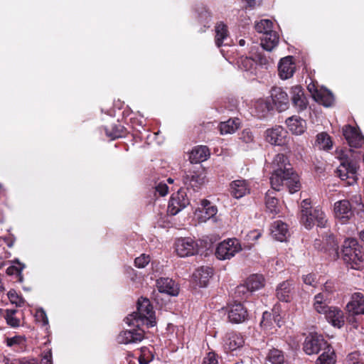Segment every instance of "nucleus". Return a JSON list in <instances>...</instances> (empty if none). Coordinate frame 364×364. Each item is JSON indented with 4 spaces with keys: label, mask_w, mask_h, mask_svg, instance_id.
Segmentation results:
<instances>
[{
    "label": "nucleus",
    "mask_w": 364,
    "mask_h": 364,
    "mask_svg": "<svg viewBox=\"0 0 364 364\" xmlns=\"http://www.w3.org/2000/svg\"><path fill=\"white\" fill-rule=\"evenodd\" d=\"M240 126V120L237 118L230 119L226 122H221L219 125V129L221 134H228L234 133Z\"/></svg>",
    "instance_id": "obj_33"
},
{
    "label": "nucleus",
    "mask_w": 364,
    "mask_h": 364,
    "mask_svg": "<svg viewBox=\"0 0 364 364\" xmlns=\"http://www.w3.org/2000/svg\"><path fill=\"white\" fill-rule=\"evenodd\" d=\"M301 222L307 229H311L315 224L318 227L324 228L327 223L326 214L320 207L312 210L303 209L301 210Z\"/></svg>",
    "instance_id": "obj_4"
},
{
    "label": "nucleus",
    "mask_w": 364,
    "mask_h": 364,
    "mask_svg": "<svg viewBox=\"0 0 364 364\" xmlns=\"http://www.w3.org/2000/svg\"><path fill=\"white\" fill-rule=\"evenodd\" d=\"M285 122L289 130L294 135H301L306 130V122L299 116L290 117Z\"/></svg>",
    "instance_id": "obj_19"
},
{
    "label": "nucleus",
    "mask_w": 364,
    "mask_h": 364,
    "mask_svg": "<svg viewBox=\"0 0 364 364\" xmlns=\"http://www.w3.org/2000/svg\"><path fill=\"white\" fill-rule=\"evenodd\" d=\"M291 100L294 105L300 111L306 109L307 101L301 86L296 85L291 88Z\"/></svg>",
    "instance_id": "obj_26"
},
{
    "label": "nucleus",
    "mask_w": 364,
    "mask_h": 364,
    "mask_svg": "<svg viewBox=\"0 0 364 364\" xmlns=\"http://www.w3.org/2000/svg\"><path fill=\"white\" fill-rule=\"evenodd\" d=\"M244 343L243 338L237 333H230L227 335L225 346L230 350H235L242 346Z\"/></svg>",
    "instance_id": "obj_34"
},
{
    "label": "nucleus",
    "mask_w": 364,
    "mask_h": 364,
    "mask_svg": "<svg viewBox=\"0 0 364 364\" xmlns=\"http://www.w3.org/2000/svg\"><path fill=\"white\" fill-rule=\"evenodd\" d=\"M327 294L319 293L314 296V308L319 314H325L329 309L327 304Z\"/></svg>",
    "instance_id": "obj_35"
},
{
    "label": "nucleus",
    "mask_w": 364,
    "mask_h": 364,
    "mask_svg": "<svg viewBox=\"0 0 364 364\" xmlns=\"http://www.w3.org/2000/svg\"><path fill=\"white\" fill-rule=\"evenodd\" d=\"M240 139L243 142L249 144L254 141V136L249 129H245L241 132Z\"/></svg>",
    "instance_id": "obj_48"
},
{
    "label": "nucleus",
    "mask_w": 364,
    "mask_h": 364,
    "mask_svg": "<svg viewBox=\"0 0 364 364\" xmlns=\"http://www.w3.org/2000/svg\"><path fill=\"white\" fill-rule=\"evenodd\" d=\"M336 355L332 347H328L318 358L316 364H335Z\"/></svg>",
    "instance_id": "obj_39"
},
{
    "label": "nucleus",
    "mask_w": 364,
    "mask_h": 364,
    "mask_svg": "<svg viewBox=\"0 0 364 364\" xmlns=\"http://www.w3.org/2000/svg\"><path fill=\"white\" fill-rule=\"evenodd\" d=\"M203 364H218V360L216 359L214 353H209L206 357L204 358Z\"/></svg>",
    "instance_id": "obj_51"
},
{
    "label": "nucleus",
    "mask_w": 364,
    "mask_h": 364,
    "mask_svg": "<svg viewBox=\"0 0 364 364\" xmlns=\"http://www.w3.org/2000/svg\"><path fill=\"white\" fill-rule=\"evenodd\" d=\"M156 287L161 293H166L171 296H176L178 294V285L170 278L157 279Z\"/></svg>",
    "instance_id": "obj_24"
},
{
    "label": "nucleus",
    "mask_w": 364,
    "mask_h": 364,
    "mask_svg": "<svg viewBox=\"0 0 364 364\" xmlns=\"http://www.w3.org/2000/svg\"><path fill=\"white\" fill-rule=\"evenodd\" d=\"M241 250V245L237 239H228L218 245L215 255L220 260L230 259Z\"/></svg>",
    "instance_id": "obj_5"
},
{
    "label": "nucleus",
    "mask_w": 364,
    "mask_h": 364,
    "mask_svg": "<svg viewBox=\"0 0 364 364\" xmlns=\"http://www.w3.org/2000/svg\"><path fill=\"white\" fill-rule=\"evenodd\" d=\"M18 364H39L36 358H23L19 360Z\"/></svg>",
    "instance_id": "obj_54"
},
{
    "label": "nucleus",
    "mask_w": 364,
    "mask_h": 364,
    "mask_svg": "<svg viewBox=\"0 0 364 364\" xmlns=\"http://www.w3.org/2000/svg\"><path fill=\"white\" fill-rule=\"evenodd\" d=\"M315 145L319 149L328 151L332 148L333 142L326 132H321L316 136Z\"/></svg>",
    "instance_id": "obj_36"
},
{
    "label": "nucleus",
    "mask_w": 364,
    "mask_h": 364,
    "mask_svg": "<svg viewBox=\"0 0 364 364\" xmlns=\"http://www.w3.org/2000/svg\"><path fill=\"white\" fill-rule=\"evenodd\" d=\"M346 308L352 315L364 314V295L360 292L354 293Z\"/></svg>",
    "instance_id": "obj_18"
},
{
    "label": "nucleus",
    "mask_w": 364,
    "mask_h": 364,
    "mask_svg": "<svg viewBox=\"0 0 364 364\" xmlns=\"http://www.w3.org/2000/svg\"><path fill=\"white\" fill-rule=\"evenodd\" d=\"M271 235L278 241H285L289 235L287 224L281 220L274 221L271 226Z\"/></svg>",
    "instance_id": "obj_25"
},
{
    "label": "nucleus",
    "mask_w": 364,
    "mask_h": 364,
    "mask_svg": "<svg viewBox=\"0 0 364 364\" xmlns=\"http://www.w3.org/2000/svg\"><path fill=\"white\" fill-rule=\"evenodd\" d=\"M265 205L267 211L271 213L272 215L277 214L279 211L278 207V200L274 196V192L272 191H268L265 196Z\"/></svg>",
    "instance_id": "obj_32"
},
{
    "label": "nucleus",
    "mask_w": 364,
    "mask_h": 364,
    "mask_svg": "<svg viewBox=\"0 0 364 364\" xmlns=\"http://www.w3.org/2000/svg\"><path fill=\"white\" fill-rule=\"evenodd\" d=\"M310 204H311V202H310V200L309 199H305L302 202H301V210L303 209H306V208H308V210H311V207H310Z\"/></svg>",
    "instance_id": "obj_56"
},
{
    "label": "nucleus",
    "mask_w": 364,
    "mask_h": 364,
    "mask_svg": "<svg viewBox=\"0 0 364 364\" xmlns=\"http://www.w3.org/2000/svg\"><path fill=\"white\" fill-rule=\"evenodd\" d=\"M6 345L14 348L17 351H24L26 347V341L24 336H16L6 338Z\"/></svg>",
    "instance_id": "obj_37"
},
{
    "label": "nucleus",
    "mask_w": 364,
    "mask_h": 364,
    "mask_svg": "<svg viewBox=\"0 0 364 364\" xmlns=\"http://www.w3.org/2000/svg\"><path fill=\"white\" fill-rule=\"evenodd\" d=\"M213 274V270L209 267H201L196 270L193 274L194 282L200 287H205Z\"/></svg>",
    "instance_id": "obj_20"
},
{
    "label": "nucleus",
    "mask_w": 364,
    "mask_h": 364,
    "mask_svg": "<svg viewBox=\"0 0 364 364\" xmlns=\"http://www.w3.org/2000/svg\"><path fill=\"white\" fill-rule=\"evenodd\" d=\"M230 193L237 199L241 198L250 193V183L245 179L235 180L230 184Z\"/></svg>",
    "instance_id": "obj_16"
},
{
    "label": "nucleus",
    "mask_w": 364,
    "mask_h": 364,
    "mask_svg": "<svg viewBox=\"0 0 364 364\" xmlns=\"http://www.w3.org/2000/svg\"><path fill=\"white\" fill-rule=\"evenodd\" d=\"M176 251L181 257L193 255L198 251V245L190 237L179 238L176 242Z\"/></svg>",
    "instance_id": "obj_12"
},
{
    "label": "nucleus",
    "mask_w": 364,
    "mask_h": 364,
    "mask_svg": "<svg viewBox=\"0 0 364 364\" xmlns=\"http://www.w3.org/2000/svg\"><path fill=\"white\" fill-rule=\"evenodd\" d=\"M271 97L274 104L280 110H284L287 108L289 103V97L286 92L281 87H273L271 90Z\"/></svg>",
    "instance_id": "obj_23"
},
{
    "label": "nucleus",
    "mask_w": 364,
    "mask_h": 364,
    "mask_svg": "<svg viewBox=\"0 0 364 364\" xmlns=\"http://www.w3.org/2000/svg\"><path fill=\"white\" fill-rule=\"evenodd\" d=\"M243 4H245L246 7L253 9L259 6L262 0H242Z\"/></svg>",
    "instance_id": "obj_52"
},
{
    "label": "nucleus",
    "mask_w": 364,
    "mask_h": 364,
    "mask_svg": "<svg viewBox=\"0 0 364 364\" xmlns=\"http://www.w3.org/2000/svg\"><path fill=\"white\" fill-rule=\"evenodd\" d=\"M228 315L229 321L233 323H240L247 319V309L240 302H235L228 306Z\"/></svg>",
    "instance_id": "obj_13"
},
{
    "label": "nucleus",
    "mask_w": 364,
    "mask_h": 364,
    "mask_svg": "<svg viewBox=\"0 0 364 364\" xmlns=\"http://www.w3.org/2000/svg\"><path fill=\"white\" fill-rule=\"evenodd\" d=\"M202 210L201 213H204V215H201L200 217V222H205L207 220H209L213 218L218 212V208L215 205H213L210 203V201L207 200H203L201 202Z\"/></svg>",
    "instance_id": "obj_31"
},
{
    "label": "nucleus",
    "mask_w": 364,
    "mask_h": 364,
    "mask_svg": "<svg viewBox=\"0 0 364 364\" xmlns=\"http://www.w3.org/2000/svg\"><path fill=\"white\" fill-rule=\"evenodd\" d=\"M279 42V36L277 32L271 31L267 33L263 37L261 38V46L262 47L267 50H272L278 44Z\"/></svg>",
    "instance_id": "obj_29"
},
{
    "label": "nucleus",
    "mask_w": 364,
    "mask_h": 364,
    "mask_svg": "<svg viewBox=\"0 0 364 364\" xmlns=\"http://www.w3.org/2000/svg\"><path fill=\"white\" fill-rule=\"evenodd\" d=\"M359 168L355 161L345 160L337 168V173L341 180L349 179L348 183L353 185L357 181V171Z\"/></svg>",
    "instance_id": "obj_7"
},
{
    "label": "nucleus",
    "mask_w": 364,
    "mask_h": 364,
    "mask_svg": "<svg viewBox=\"0 0 364 364\" xmlns=\"http://www.w3.org/2000/svg\"><path fill=\"white\" fill-rule=\"evenodd\" d=\"M324 314L327 321L335 327L340 328L345 323L343 312L337 307H329Z\"/></svg>",
    "instance_id": "obj_21"
},
{
    "label": "nucleus",
    "mask_w": 364,
    "mask_h": 364,
    "mask_svg": "<svg viewBox=\"0 0 364 364\" xmlns=\"http://www.w3.org/2000/svg\"><path fill=\"white\" fill-rule=\"evenodd\" d=\"M313 98L325 107L331 106L334 101L333 94L328 90L324 88L315 89L313 92Z\"/></svg>",
    "instance_id": "obj_27"
},
{
    "label": "nucleus",
    "mask_w": 364,
    "mask_h": 364,
    "mask_svg": "<svg viewBox=\"0 0 364 364\" xmlns=\"http://www.w3.org/2000/svg\"><path fill=\"white\" fill-rule=\"evenodd\" d=\"M144 330L139 328L138 330H128L121 332L117 341L119 343L129 344L141 341L144 339Z\"/></svg>",
    "instance_id": "obj_17"
},
{
    "label": "nucleus",
    "mask_w": 364,
    "mask_h": 364,
    "mask_svg": "<svg viewBox=\"0 0 364 364\" xmlns=\"http://www.w3.org/2000/svg\"><path fill=\"white\" fill-rule=\"evenodd\" d=\"M190 201L184 189H179L173 193L169 200L167 211L171 215H175L189 204Z\"/></svg>",
    "instance_id": "obj_8"
},
{
    "label": "nucleus",
    "mask_w": 364,
    "mask_h": 364,
    "mask_svg": "<svg viewBox=\"0 0 364 364\" xmlns=\"http://www.w3.org/2000/svg\"><path fill=\"white\" fill-rule=\"evenodd\" d=\"M7 296L9 299V301L12 303V304H16V306H21L24 301L23 299L20 297L17 293L16 292L15 290L14 289H11L8 294H7Z\"/></svg>",
    "instance_id": "obj_45"
},
{
    "label": "nucleus",
    "mask_w": 364,
    "mask_h": 364,
    "mask_svg": "<svg viewBox=\"0 0 364 364\" xmlns=\"http://www.w3.org/2000/svg\"><path fill=\"white\" fill-rule=\"evenodd\" d=\"M360 237L361 240L364 242V230L360 232Z\"/></svg>",
    "instance_id": "obj_63"
},
{
    "label": "nucleus",
    "mask_w": 364,
    "mask_h": 364,
    "mask_svg": "<svg viewBox=\"0 0 364 364\" xmlns=\"http://www.w3.org/2000/svg\"><path fill=\"white\" fill-rule=\"evenodd\" d=\"M51 358H52L51 352L49 351L44 355V356L42 359V362L43 364H52Z\"/></svg>",
    "instance_id": "obj_55"
},
{
    "label": "nucleus",
    "mask_w": 364,
    "mask_h": 364,
    "mask_svg": "<svg viewBox=\"0 0 364 364\" xmlns=\"http://www.w3.org/2000/svg\"><path fill=\"white\" fill-rule=\"evenodd\" d=\"M239 44H240V46H245V41L244 39H241V40H240V41H239Z\"/></svg>",
    "instance_id": "obj_64"
},
{
    "label": "nucleus",
    "mask_w": 364,
    "mask_h": 364,
    "mask_svg": "<svg viewBox=\"0 0 364 364\" xmlns=\"http://www.w3.org/2000/svg\"><path fill=\"white\" fill-rule=\"evenodd\" d=\"M210 155L209 149L205 146H198L190 153L189 159L192 164L205 161Z\"/></svg>",
    "instance_id": "obj_28"
},
{
    "label": "nucleus",
    "mask_w": 364,
    "mask_h": 364,
    "mask_svg": "<svg viewBox=\"0 0 364 364\" xmlns=\"http://www.w3.org/2000/svg\"><path fill=\"white\" fill-rule=\"evenodd\" d=\"M206 182V173L203 168L190 171L183 176V183L194 191L200 189Z\"/></svg>",
    "instance_id": "obj_9"
},
{
    "label": "nucleus",
    "mask_w": 364,
    "mask_h": 364,
    "mask_svg": "<svg viewBox=\"0 0 364 364\" xmlns=\"http://www.w3.org/2000/svg\"><path fill=\"white\" fill-rule=\"evenodd\" d=\"M16 310H6L5 319L7 323L12 327H17L20 325V320L15 316Z\"/></svg>",
    "instance_id": "obj_43"
},
{
    "label": "nucleus",
    "mask_w": 364,
    "mask_h": 364,
    "mask_svg": "<svg viewBox=\"0 0 364 364\" xmlns=\"http://www.w3.org/2000/svg\"><path fill=\"white\" fill-rule=\"evenodd\" d=\"M273 23L270 20L263 19L255 24V29L258 33H262L263 36L272 31Z\"/></svg>",
    "instance_id": "obj_41"
},
{
    "label": "nucleus",
    "mask_w": 364,
    "mask_h": 364,
    "mask_svg": "<svg viewBox=\"0 0 364 364\" xmlns=\"http://www.w3.org/2000/svg\"><path fill=\"white\" fill-rule=\"evenodd\" d=\"M139 361L140 364H147L148 363L147 362H146L144 360V358H142V357L139 358Z\"/></svg>",
    "instance_id": "obj_62"
},
{
    "label": "nucleus",
    "mask_w": 364,
    "mask_h": 364,
    "mask_svg": "<svg viewBox=\"0 0 364 364\" xmlns=\"http://www.w3.org/2000/svg\"><path fill=\"white\" fill-rule=\"evenodd\" d=\"M24 268V265L18 262V266H10L6 269V274L9 275H20L23 269Z\"/></svg>",
    "instance_id": "obj_49"
},
{
    "label": "nucleus",
    "mask_w": 364,
    "mask_h": 364,
    "mask_svg": "<svg viewBox=\"0 0 364 364\" xmlns=\"http://www.w3.org/2000/svg\"><path fill=\"white\" fill-rule=\"evenodd\" d=\"M265 137L266 140L271 144L283 146L288 141V133L282 127L276 126L266 130Z\"/></svg>",
    "instance_id": "obj_11"
},
{
    "label": "nucleus",
    "mask_w": 364,
    "mask_h": 364,
    "mask_svg": "<svg viewBox=\"0 0 364 364\" xmlns=\"http://www.w3.org/2000/svg\"><path fill=\"white\" fill-rule=\"evenodd\" d=\"M308 89H309V92L311 93V95H313V92H314V90L316 88L315 87L314 85H309L308 86Z\"/></svg>",
    "instance_id": "obj_60"
},
{
    "label": "nucleus",
    "mask_w": 364,
    "mask_h": 364,
    "mask_svg": "<svg viewBox=\"0 0 364 364\" xmlns=\"http://www.w3.org/2000/svg\"><path fill=\"white\" fill-rule=\"evenodd\" d=\"M257 106H261V107H264L265 109L267 110H269V104H268L267 102H264V101H260V102H257Z\"/></svg>",
    "instance_id": "obj_58"
},
{
    "label": "nucleus",
    "mask_w": 364,
    "mask_h": 364,
    "mask_svg": "<svg viewBox=\"0 0 364 364\" xmlns=\"http://www.w3.org/2000/svg\"><path fill=\"white\" fill-rule=\"evenodd\" d=\"M4 284L2 282V275L0 274V291H4Z\"/></svg>",
    "instance_id": "obj_59"
},
{
    "label": "nucleus",
    "mask_w": 364,
    "mask_h": 364,
    "mask_svg": "<svg viewBox=\"0 0 364 364\" xmlns=\"http://www.w3.org/2000/svg\"><path fill=\"white\" fill-rule=\"evenodd\" d=\"M284 361L282 352L277 349L271 350L267 358V364H283Z\"/></svg>",
    "instance_id": "obj_40"
},
{
    "label": "nucleus",
    "mask_w": 364,
    "mask_h": 364,
    "mask_svg": "<svg viewBox=\"0 0 364 364\" xmlns=\"http://www.w3.org/2000/svg\"><path fill=\"white\" fill-rule=\"evenodd\" d=\"M303 282L307 284V285H310V286H314V283H315V277L314 274H307V275H304L303 277Z\"/></svg>",
    "instance_id": "obj_53"
},
{
    "label": "nucleus",
    "mask_w": 364,
    "mask_h": 364,
    "mask_svg": "<svg viewBox=\"0 0 364 364\" xmlns=\"http://www.w3.org/2000/svg\"><path fill=\"white\" fill-rule=\"evenodd\" d=\"M124 321L128 326L137 328L144 325L148 327L155 326V312L149 300L145 298L139 299L137 302V311L129 314Z\"/></svg>",
    "instance_id": "obj_2"
},
{
    "label": "nucleus",
    "mask_w": 364,
    "mask_h": 364,
    "mask_svg": "<svg viewBox=\"0 0 364 364\" xmlns=\"http://www.w3.org/2000/svg\"><path fill=\"white\" fill-rule=\"evenodd\" d=\"M150 262L149 255L142 254L139 257H136L134 260V264L138 268H144Z\"/></svg>",
    "instance_id": "obj_46"
},
{
    "label": "nucleus",
    "mask_w": 364,
    "mask_h": 364,
    "mask_svg": "<svg viewBox=\"0 0 364 364\" xmlns=\"http://www.w3.org/2000/svg\"><path fill=\"white\" fill-rule=\"evenodd\" d=\"M272 166L270 183L274 191H279L282 186H286L290 193L300 190L299 176L294 171L288 158L284 154H277L272 161Z\"/></svg>",
    "instance_id": "obj_1"
},
{
    "label": "nucleus",
    "mask_w": 364,
    "mask_h": 364,
    "mask_svg": "<svg viewBox=\"0 0 364 364\" xmlns=\"http://www.w3.org/2000/svg\"><path fill=\"white\" fill-rule=\"evenodd\" d=\"M343 133L350 146L359 147L364 144L363 136H362L354 127L350 125H346L343 128Z\"/></svg>",
    "instance_id": "obj_15"
},
{
    "label": "nucleus",
    "mask_w": 364,
    "mask_h": 364,
    "mask_svg": "<svg viewBox=\"0 0 364 364\" xmlns=\"http://www.w3.org/2000/svg\"><path fill=\"white\" fill-rule=\"evenodd\" d=\"M245 283L253 293L264 286L265 279L262 274H252L247 278Z\"/></svg>",
    "instance_id": "obj_30"
},
{
    "label": "nucleus",
    "mask_w": 364,
    "mask_h": 364,
    "mask_svg": "<svg viewBox=\"0 0 364 364\" xmlns=\"http://www.w3.org/2000/svg\"><path fill=\"white\" fill-rule=\"evenodd\" d=\"M110 136H112V139H115V138L119 137L121 135L119 133L114 132V134H111Z\"/></svg>",
    "instance_id": "obj_61"
},
{
    "label": "nucleus",
    "mask_w": 364,
    "mask_h": 364,
    "mask_svg": "<svg viewBox=\"0 0 364 364\" xmlns=\"http://www.w3.org/2000/svg\"><path fill=\"white\" fill-rule=\"evenodd\" d=\"M255 65L254 60L247 57H242L239 61V67L245 71L251 70Z\"/></svg>",
    "instance_id": "obj_44"
},
{
    "label": "nucleus",
    "mask_w": 364,
    "mask_h": 364,
    "mask_svg": "<svg viewBox=\"0 0 364 364\" xmlns=\"http://www.w3.org/2000/svg\"><path fill=\"white\" fill-rule=\"evenodd\" d=\"M156 191L159 193L161 196H164L168 193V188L166 183H159L156 187Z\"/></svg>",
    "instance_id": "obj_50"
},
{
    "label": "nucleus",
    "mask_w": 364,
    "mask_h": 364,
    "mask_svg": "<svg viewBox=\"0 0 364 364\" xmlns=\"http://www.w3.org/2000/svg\"><path fill=\"white\" fill-rule=\"evenodd\" d=\"M331 347L324 340L323 337L317 333H311L306 336L304 343V350L308 355L317 354L321 350L328 349Z\"/></svg>",
    "instance_id": "obj_6"
},
{
    "label": "nucleus",
    "mask_w": 364,
    "mask_h": 364,
    "mask_svg": "<svg viewBox=\"0 0 364 364\" xmlns=\"http://www.w3.org/2000/svg\"><path fill=\"white\" fill-rule=\"evenodd\" d=\"M342 257L352 269H359L363 267L364 253L356 239L347 238L345 240L342 249Z\"/></svg>",
    "instance_id": "obj_3"
},
{
    "label": "nucleus",
    "mask_w": 364,
    "mask_h": 364,
    "mask_svg": "<svg viewBox=\"0 0 364 364\" xmlns=\"http://www.w3.org/2000/svg\"><path fill=\"white\" fill-rule=\"evenodd\" d=\"M293 282L290 280H287L277 287V297L279 301L284 302H289L294 294V288L292 287Z\"/></svg>",
    "instance_id": "obj_22"
},
{
    "label": "nucleus",
    "mask_w": 364,
    "mask_h": 364,
    "mask_svg": "<svg viewBox=\"0 0 364 364\" xmlns=\"http://www.w3.org/2000/svg\"><path fill=\"white\" fill-rule=\"evenodd\" d=\"M38 316L42 317L43 321L44 324L48 323V318L46 317V315L43 311H40L38 312Z\"/></svg>",
    "instance_id": "obj_57"
},
{
    "label": "nucleus",
    "mask_w": 364,
    "mask_h": 364,
    "mask_svg": "<svg viewBox=\"0 0 364 364\" xmlns=\"http://www.w3.org/2000/svg\"><path fill=\"white\" fill-rule=\"evenodd\" d=\"M296 70V65L292 56H287L280 60L278 65V72L280 78L287 80L291 77Z\"/></svg>",
    "instance_id": "obj_14"
},
{
    "label": "nucleus",
    "mask_w": 364,
    "mask_h": 364,
    "mask_svg": "<svg viewBox=\"0 0 364 364\" xmlns=\"http://www.w3.org/2000/svg\"><path fill=\"white\" fill-rule=\"evenodd\" d=\"M235 294L237 297L242 299L248 298L252 294V292L244 282L243 284H241L236 287Z\"/></svg>",
    "instance_id": "obj_42"
},
{
    "label": "nucleus",
    "mask_w": 364,
    "mask_h": 364,
    "mask_svg": "<svg viewBox=\"0 0 364 364\" xmlns=\"http://www.w3.org/2000/svg\"><path fill=\"white\" fill-rule=\"evenodd\" d=\"M215 31V43L218 47H220L223 44V41L228 36L227 26L223 22L216 24Z\"/></svg>",
    "instance_id": "obj_38"
},
{
    "label": "nucleus",
    "mask_w": 364,
    "mask_h": 364,
    "mask_svg": "<svg viewBox=\"0 0 364 364\" xmlns=\"http://www.w3.org/2000/svg\"><path fill=\"white\" fill-rule=\"evenodd\" d=\"M348 364H364V362L358 352H353L348 355Z\"/></svg>",
    "instance_id": "obj_47"
},
{
    "label": "nucleus",
    "mask_w": 364,
    "mask_h": 364,
    "mask_svg": "<svg viewBox=\"0 0 364 364\" xmlns=\"http://www.w3.org/2000/svg\"><path fill=\"white\" fill-rule=\"evenodd\" d=\"M333 215L341 223L349 221L354 215L352 205L348 200H341L333 205Z\"/></svg>",
    "instance_id": "obj_10"
}]
</instances>
